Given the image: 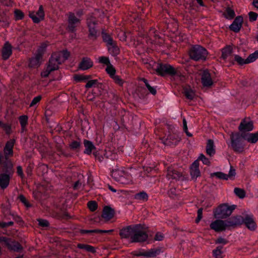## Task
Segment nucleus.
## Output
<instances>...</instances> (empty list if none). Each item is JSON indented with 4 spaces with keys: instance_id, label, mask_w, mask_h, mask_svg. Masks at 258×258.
Listing matches in <instances>:
<instances>
[{
    "instance_id": "obj_22",
    "label": "nucleus",
    "mask_w": 258,
    "mask_h": 258,
    "mask_svg": "<svg viewBox=\"0 0 258 258\" xmlns=\"http://www.w3.org/2000/svg\"><path fill=\"white\" fill-rule=\"evenodd\" d=\"M241 27L242 15H240L236 18L232 23L229 26V29L234 32H238Z\"/></svg>"
},
{
    "instance_id": "obj_1",
    "label": "nucleus",
    "mask_w": 258,
    "mask_h": 258,
    "mask_svg": "<svg viewBox=\"0 0 258 258\" xmlns=\"http://www.w3.org/2000/svg\"><path fill=\"white\" fill-rule=\"evenodd\" d=\"M119 235L122 238L130 239L132 242H147L150 243L153 241L152 236L144 230V227L141 224L123 228L120 230Z\"/></svg>"
},
{
    "instance_id": "obj_49",
    "label": "nucleus",
    "mask_w": 258,
    "mask_h": 258,
    "mask_svg": "<svg viewBox=\"0 0 258 258\" xmlns=\"http://www.w3.org/2000/svg\"><path fill=\"white\" fill-rule=\"evenodd\" d=\"M87 205L88 208L92 212L95 211L98 208L97 203L95 201H91L88 202Z\"/></svg>"
},
{
    "instance_id": "obj_15",
    "label": "nucleus",
    "mask_w": 258,
    "mask_h": 258,
    "mask_svg": "<svg viewBox=\"0 0 258 258\" xmlns=\"http://www.w3.org/2000/svg\"><path fill=\"white\" fill-rule=\"evenodd\" d=\"M167 176L169 179H172L175 180L183 181L186 179V177L181 173L172 169L168 170Z\"/></svg>"
},
{
    "instance_id": "obj_6",
    "label": "nucleus",
    "mask_w": 258,
    "mask_h": 258,
    "mask_svg": "<svg viewBox=\"0 0 258 258\" xmlns=\"http://www.w3.org/2000/svg\"><path fill=\"white\" fill-rule=\"evenodd\" d=\"M62 61L59 55L53 53L49 59L46 69L41 72V77L42 78L48 77L51 72L59 69V65L61 64Z\"/></svg>"
},
{
    "instance_id": "obj_3",
    "label": "nucleus",
    "mask_w": 258,
    "mask_h": 258,
    "mask_svg": "<svg viewBox=\"0 0 258 258\" xmlns=\"http://www.w3.org/2000/svg\"><path fill=\"white\" fill-rule=\"evenodd\" d=\"M156 72L158 75L161 76L169 75L175 78H179L180 81L183 82L185 80V76L177 71L173 66L168 63H159L157 64Z\"/></svg>"
},
{
    "instance_id": "obj_12",
    "label": "nucleus",
    "mask_w": 258,
    "mask_h": 258,
    "mask_svg": "<svg viewBox=\"0 0 258 258\" xmlns=\"http://www.w3.org/2000/svg\"><path fill=\"white\" fill-rule=\"evenodd\" d=\"M29 16L34 23L38 24L41 21L43 20L45 17V13L43 6L40 5L39 6V9L36 13L34 12H29Z\"/></svg>"
},
{
    "instance_id": "obj_36",
    "label": "nucleus",
    "mask_w": 258,
    "mask_h": 258,
    "mask_svg": "<svg viewBox=\"0 0 258 258\" xmlns=\"http://www.w3.org/2000/svg\"><path fill=\"white\" fill-rule=\"evenodd\" d=\"M140 81H142L144 83L145 86L148 89V91H149V92L151 94H152L153 95H155L156 94V93H157V90H156V87H152L150 85L148 81L144 78H140Z\"/></svg>"
},
{
    "instance_id": "obj_30",
    "label": "nucleus",
    "mask_w": 258,
    "mask_h": 258,
    "mask_svg": "<svg viewBox=\"0 0 258 258\" xmlns=\"http://www.w3.org/2000/svg\"><path fill=\"white\" fill-rule=\"evenodd\" d=\"M41 54H36L34 57H31L29 60V66L32 68L38 67L40 64V61L42 58Z\"/></svg>"
},
{
    "instance_id": "obj_34",
    "label": "nucleus",
    "mask_w": 258,
    "mask_h": 258,
    "mask_svg": "<svg viewBox=\"0 0 258 258\" xmlns=\"http://www.w3.org/2000/svg\"><path fill=\"white\" fill-rule=\"evenodd\" d=\"M258 58V50L250 54L246 59H243V64L255 61Z\"/></svg>"
},
{
    "instance_id": "obj_37",
    "label": "nucleus",
    "mask_w": 258,
    "mask_h": 258,
    "mask_svg": "<svg viewBox=\"0 0 258 258\" xmlns=\"http://www.w3.org/2000/svg\"><path fill=\"white\" fill-rule=\"evenodd\" d=\"M69 147L73 151L79 152L81 147V143L80 141L73 140L69 144Z\"/></svg>"
},
{
    "instance_id": "obj_52",
    "label": "nucleus",
    "mask_w": 258,
    "mask_h": 258,
    "mask_svg": "<svg viewBox=\"0 0 258 258\" xmlns=\"http://www.w3.org/2000/svg\"><path fill=\"white\" fill-rule=\"evenodd\" d=\"M46 47L47 45L45 43H42L37 49L36 54H41V56L42 57L46 50Z\"/></svg>"
},
{
    "instance_id": "obj_24",
    "label": "nucleus",
    "mask_w": 258,
    "mask_h": 258,
    "mask_svg": "<svg viewBox=\"0 0 258 258\" xmlns=\"http://www.w3.org/2000/svg\"><path fill=\"white\" fill-rule=\"evenodd\" d=\"M114 215V210L109 206H105L103 210L101 217L106 221H109L113 217Z\"/></svg>"
},
{
    "instance_id": "obj_19",
    "label": "nucleus",
    "mask_w": 258,
    "mask_h": 258,
    "mask_svg": "<svg viewBox=\"0 0 258 258\" xmlns=\"http://www.w3.org/2000/svg\"><path fill=\"white\" fill-rule=\"evenodd\" d=\"M12 54V46L9 42H6L2 49V55L4 60H6Z\"/></svg>"
},
{
    "instance_id": "obj_39",
    "label": "nucleus",
    "mask_w": 258,
    "mask_h": 258,
    "mask_svg": "<svg viewBox=\"0 0 258 258\" xmlns=\"http://www.w3.org/2000/svg\"><path fill=\"white\" fill-rule=\"evenodd\" d=\"M224 15L226 19L231 20L235 17V14L234 10L228 7L224 13Z\"/></svg>"
},
{
    "instance_id": "obj_25",
    "label": "nucleus",
    "mask_w": 258,
    "mask_h": 258,
    "mask_svg": "<svg viewBox=\"0 0 258 258\" xmlns=\"http://www.w3.org/2000/svg\"><path fill=\"white\" fill-rule=\"evenodd\" d=\"M254 129L253 122L250 118H243V133L252 131Z\"/></svg>"
},
{
    "instance_id": "obj_60",
    "label": "nucleus",
    "mask_w": 258,
    "mask_h": 258,
    "mask_svg": "<svg viewBox=\"0 0 258 258\" xmlns=\"http://www.w3.org/2000/svg\"><path fill=\"white\" fill-rule=\"evenodd\" d=\"M79 232L81 235H84L85 234H92L94 233H96V229H92V230L80 229L79 230Z\"/></svg>"
},
{
    "instance_id": "obj_18",
    "label": "nucleus",
    "mask_w": 258,
    "mask_h": 258,
    "mask_svg": "<svg viewBox=\"0 0 258 258\" xmlns=\"http://www.w3.org/2000/svg\"><path fill=\"white\" fill-rule=\"evenodd\" d=\"M15 143L16 140L14 139H10L7 142L4 150L6 156H12L13 155V148Z\"/></svg>"
},
{
    "instance_id": "obj_55",
    "label": "nucleus",
    "mask_w": 258,
    "mask_h": 258,
    "mask_svg": "<svg viewBox=\"0 0 258 258\" xmlns=\"http://www.w3.org/2000/svg\"><path fill=\"white\" fill-rule=\"evenodd\" d=\"M198 159L199 161H201L205 165H209L210 164V161H209V159L203 154H200Z\"/></svg>"
},
{
    "instance_id": "obj_47",
    "label": "nucleus",
    "mask_w": 258,
    "mask_h": 258,
    "mask_svg": "<svg viewBox=\"0 0 258 258\" xmlns=\"http://www.w3.org/2000/svg\"><path fill=\"white\" fill-rule=\"evenodd\" d=\"M212 176H215L220 179L228 180V175L222 172H216L211 174Z\"/></svg>"
},
{
    "instance_id": "obj_5",
    "label": "nucleus",
    "mask_w": 258,
    "mask_h": 258,
    "mask_svg": "<svg viewBox=\"0 0 258 258\" xmlns=\"http://www.w3.org/2000/svg\"><path fill=\"white\" fill-rule=\"evenodd\" d=\"M236 207L235 205H229L228 203L221 204L214 210V216L216 219H226L231 215Z\"/></svg>"
},
{
    "instance_id": "obj_21",
    "label": "nucleus",
    "mask_w": 258,
    "mask_h": 258,
    "mask_svg": "<svg viewBox=\"0 0 258 258\" xmlns=\"http://www.w3.org/2000/svg\"><path fill=\"white\" fill-rule=\"evenodd\" d=\"M227 227H234L242 224V217L241 216H232L226 220Z\"/></svg>"
},
{
    "instance_id": "obj_44",
    "label": "nucleus",
    "mask_w": 258,
    "mask_h": 258,
    "mask_svg": "<svg viewBox=\"0 0 258 258\" xmlns=\"http://www.w3.org/2000/svg\"><path fill=\"white\" fill-rule=\"evenodd\" d=\"M91 78L90 75H76L74 77V80L77 82L86 81Z\"/></svg>"
},
{
    "instance_id": "obj_54",
    "label": "nucleus",
    "mask_w": 258,
    "mask_h": 258,
    "mask_svg": "<svg viewBox=\"0 0 258 258\" xmlns=\"http://www.w3.org/2000/svg\"><path fill=\"white\" fill-rule=\"evenodd\" d=\"M0 22L4 23L8 26L10 24L8 22V17L4 12H0Z\"/></svg>"
},
{
    "instance_id": "obj_16",
    "label": "nucleus",
    "mask_w": 258,
    "mask_h": 258,
    "mask_svg": "<svg viewBox=\"0 0 258 258\" xmlns=\"http://www.w3.org/2000/svg\"><path fill=\"white\" fill-rule=\"evenodd\" d=\"M93 66V62L90 58L83 57L80 62L78 69L82 71H85L92 68Z\"/></svg>"
},
{
    "instance_id": "obj_64",
    "label": "nucleus",
    "mask_w": 258,
    "mask_h": 258,
    "mask_svg": "<svg viewBox=\"0 0 258 258\" xmlns=\"http://www.w3.org/2000/svg\"><path fill=\"white\" fill-rule=\"evenodd\" d=\"M154 249V252L155 255V257L158 255H159L160 253L163 252L164 251V248L163 247H157L155 248H153Z\"/></svg>"
},
{
    "instance_id": "obj_62",
    "label": "nucleus",
    "mask_w": 258,
    "mask_h": 258,
    "mask_svg": "<svg viewBox=\"0 0 258 258\" xmlns=\"http://www.w3.org/2000/svg\"><path fill=\"white\" fill-rule=\"evenodd\" d=\"M164 237V235L163 233L158 232L156 233L155 237H154V240L155 241H162L163 240Z\"/></svg>"
},
{
    "instance_id": "obj_38",
    "label": "nucleus",
    "mask_w": 258,
    "mask_h": 258,
    "mask_svg": "<svg viewBox=\"0 0 258 258\" xmlns=\"http://www.w3.org/2000/svg\"><path fill=\"white\" fill-rule=\"evenodd\" d=\"M101 83H99L98 80H88V82L85 85V88L86 89H89L93 87H96L97 88H100L101 86Z\"/></svg>"
},
{
    "instance_id": "obj_32",
    "label": "nucleus",
    "mask_w": 258,
    "mask_h": 258,
    "mask_svg": "<svg viewBox=\"0 0 258 258\" xmlns=\"http://www.w3.org/2000/svg\"><path fill=\"white\" fill-rule=\"evenodd\" d=\"M7 247L10 250L16 252H19L23 249V247L20 243L15 240H12V239Z\"/></svg>"
},
{
    "instance_id": "obj_50",
    "label": "nucleus",
    "mask_w": 258,
    "mask_h": 258,
    "mask_svg": "<svg viewBox=\"0 0 258 258\" xmlns=\"http://www.w3.org/2000/svg\"><path fill=\"white\" fill-rule=\"evenodd\" d=\"M42 97L41 95H38L35 97L32 100L30 104V107H36L39 102L42 99Z\"/></svg>"
},
{
    "instance_id": "obj_40",
    "label": "nucleus",
    "mask_w": 258,
    "mask_h": 258,
    "mask_svg": "<svg viewBox=\"0 0 258 258\" xmlns=\"http://www.w3.org/2000/svg\"><path fill=\"white\" fill-rule=\"evenodd\" d=\"M229 62L234 64L236 62L242 66V57L238 55L234 54L229 58Z\"/></svg>"
},
{
    "instance_id": "obj_14",
    "label": "nucleus",
    "mask_w": 258,
    "mask_h": 258,
    "mask_svg": "<svg viewBox=\"0 0 258 258\" xmlns=\"http://www.w3.org/2000/svg\"><path fill=\"white\" fill-rule=\"evenodd\" d=\"M243 225L250 231H254L257 227L252 215H243Z\"/></svg>"
},
{
    "instance_id": "obj_7",
    "label": "nucleus",
    "mask_w": 258,
    "mask_h": 258,
    "mask_svg": "<svg viewBox=\"0 0 258 258\" xmlns=\"http://www.w3.org/2000/svg\"><path fill=\"white\" fill-rule=\"evenodd\" d=\"M239 132L232 133L230 135L231 147L236 152H242V120L238 126Z\"/></svg>"
},
{
    "instance_id": "obj_59",
    "label": "nucleus",
    "mask_w": 258,
    "mask_h": 258,
    "mask_svg": "<svg viewBox=\"0 0 258 258\" xmlns=\"http://www.w3.org/2000/svg\"><path fill=\"white\" fill-rule=\"evenodd\" d=\"M249 19L251 22H253L255 21L258 17V15L257 13L253 12H250L248 13Z\"/></svg>"
},
{
    "instance_id": "obj_58",
    "label": "nucleus",
    "mask_w": 258,
    "mask_h": 258,
    "mask_svg": "<svg viewBox=\"0 0 258 258\" xmlns=\"http://www.w3.org/2000/svg\"><path fill=\"white\" fill-rule=\"evenodd\" d=\"M133 254L136 256H144L146 257V250L141 249L139 250L133 251Z\"/></svg>"
},
{
    "instance_id": "obj_29",
    "label": "nucleus",
    "mask_w": 258,
    "mask_h": 258,
    "mask_svg": "<svg viewBox=\"0 0 258 258\" xmlns=\"http://www.w3.org/2000/svg\"><path fill=\"white\" fill-rule=\"evenodd\" d=\"M134 199L141 203L147 202L149 199L148 194L145 191H140L134 195Z\"/></svg>"
},
{
    "instance_id": "obj_2",
    "label": "nucleus",
    "mask_w": 258,
    "mask_h": 258,
    "mask_svg": "<svg viewBox=\"0 0 258 258\" xmlns=\"http://www.w3.org/2000/svg\"><path fill=\"white\" fill-rule=\"evenodd\" d=\"M0 187L4 190L10 184V180L15 172L14 165L11 160L4 161L1 166Z\"/></svg>"
},
{
    "instance_id": "obj_27",
    "label": "nucleus",
    "mask_w": 258,
    "mask_h": 258,
    "mask_svg": "<svg viewBox=\"0 0 258 258\" xmlns=\"http://www.w3.org/2000/svg\"><path fill=\"white\" fill-rule=\"evenodd\" d=\"M183 93L187 99L192 100L195 97V91L189 86H185L183 88Z\"/></svg>"
},
{
    "instance_id": "obj_56",
    "label": "nucleus",
    "mask_w": 258,
    "mask_h": 258,
    "mask_svg": "<svg viewBox=\"0 0 258 258\" xmlns=\"http://www.w3.org/2000/svg\"><path fill=\"white\" fill-rule=\"evenodd\" d=\"M39 226L42 228H47L49 226V223L46 220L43 219H38L37 220Z\"/></svg>"
},
{
    "instance_id": "obj_43",
    "label": "nucleus",
    "mask_w": 258,
    "mask_h": 258,
    "mask_svg": "<svg viewBox=\"0 0 258 258\" xmlns=\"http://www.w3.org/2000/svg\"><path fill=\"white\" fill-rule=\"evenodd\" d=\"M105 71L110 78L115 75L116 72L115 68L112 64H110V65L106 67Z\"/></svg>"
},
{
    "instance_id": "obj_61",
    "label": "nucleus",
    "mask_w": 258,
    "mask_h": 258,
    "mask_svg": "<svg viewBox=\"0 0 258 258\" xmlns=\"http://www.w3.org/2000/svg\"><path fill=\"white\" fill-rule=\"evenodd\" d=\"M11 239L5 236H0V242L4 243V244L8 247Z\"/></svg>"
},
{
    "instance_id": "obj_4",
    "label": "nucleus",
    "mask_w": 258,
    "mask_h": 258,
    "mask_svg": "<svg viewBox=\"0 0 258 258\" xmlns=\"http://www.w3.org/2000/svg\"><path fill=\"white\" fill-rule=\"evenodd\" d=\"M189 58L196 61H205L209 54L208 50L200 45H192L189 50Z\"/></svg>"
},
{
    "instance_id": "obj_26",
    "label": "nucleus",
    "mask_w": 258,
    "mask_h": 258,
    "mask_svg": "<svg viewBox=\"0 0 258 258\" xmlns=\"http://www.w3.org/2000/svg\"><path fill=\"white\" fill-rule=\"evenodd\" d=\"M106 47L108 52L113 57L117 56L120 53V49L116 41Z\"/></svg>"
},
{
    "instance_id": "obj_23",
    "label": "nucleus",
    "mask_w": 258,
    "mask_h": 258,
    "mask_svg": "<svg viewBox=\"0 0 258 258\" xmlns=\"http://www.w3.org/2000/svg\"><path fill=\"white\" fill-rule=\"evenodd\" d=\"M232 49L230 46H226L221 50V55L220 58L223 60L229 61V58L231 57Z\"/></svg>"
},
{
    "instance_id": "obj_17",
    "label": "nucleus",
    "mask_w": 258,
    "mask_h": 258,
    "mask_svg": "<svg viewBox=\"0 0 258 258\" xmlns=\"http://www.w3.org/2000/svg\"><path fill=\"white\" fill-rule=\"evenodd\" d=\"M83 144L85 147L83 153L85 154L90 155L93 152L96 150V147L91 141L84 139L83 140Z\"/></svg>"
},
{
    "instance_id": "obj_41",
    "label": "nucleus",
    "mask_w": 258,
    "mask_h": 258,
    "mask_svg": "<svg viewBox=\"0 0 258 258\" xmlns=\"http://www.w3.org/2000/svg\"><path fill=\"white\" fill-rule=\"evenodd\" d=\"M111 79L113 80V82L115 84L120 87H122L125 82L124 80H123L120 76L116 74L112 77Z\"/></svg>"
},
{
    "instance_id": "obj_46",
    "label": "nucleus",
    "mask_w": 258,
    "mask_h": 258,
    "mask_svg": "<svg viewBox=\"0 0 258 258\" xmlns=\"http://www.w3.org/2000/svg\"><path fill=\"white\" fill-rule=\"evenodd\" d=\"M14 17L16 21L21 20L24 18V14L21 10L16 9L14 11Z\"/></svg>"
},
{
    "instance_id": "obj_35",
    "label": "nucleus",
    "mask_w": 258,
    "mask_h": 258,
    "mask_svg": "<svg viewBox=\"0 0 258 258\" xmlns=\"http://www.w3.org/2000/svg\"><path fill=\"white\" fill-rule=\"evenodd\" d=\"M18 119L19 120L22 132H24L26 131V126L28 124V117L26 115H22L19 117Z\"/></svg>"
},
{
    "instance_id": "obj_45",
    "label": "nucleus",
    "mask_w": 258,
    "mask_h": 258,
    "mask_svg": "<svg viewBox=\"0 0 258 258\" xmlns=\"http://www.w3.org/2000/svg\"><path fill=\"white\" fill-rule=\"evenodd\" d=\"M1 127L5 131L6 134L8 136H10L12 133V125L10 124L4 123L2 122Z\"/></svg>"
},
{
    "instance_id": "obj_20",
    "label": "nucleus",
    "mask_w": 258,
    "mask_h": 258,
    "mask_svg": "<svg viewBox=\"0 0 258 258\" xmlns=\"http://www.w3.org/2000/svg\"><path fill=\"white\" fill-rule=\"evenodd\" d=\"M243 140L250 144H255L258 141V131L254 133H243Z\"/></svg>"
},
{
    "instance_id": "obj_13",
    "label": "nucleus",
    "mask_w": 258,
    "mask_h": 258,
    "mask_svg": "<svg viewBox=\"0 0 258 258\" xmlns=\"http://www.w3.org/2000/svg\"><path fill=\"white\" fill-rule=\"evenodd\" d=\"M221 219H217L212 222L210 225V228L217 232L225 231L227 228L226 221Z\"/></svg>"
},
{
    "instance_id": "obj_63",
    "label": "nucleus",
    "mask_w": 258,
    "mask_h": 258,
    "mask_svg": "<svg viewBox=\"0 0 258 258\" xmlns=\"http://www.w3.org/2000/svg\"><path fill=\"white\" fill-rule=\"evenodd\" d=\"M14 225L13 221H10L8 222H0V227L5 228L10 226H12Z\"/></svg>"
},
{
    "instance_id": "obj_10",
    "label": "nucleus",
    "mask_w": 258,
    "mask_h": 258,
    "mask_svg": "<svg viewBox=\"0 0 258 258\" xmlns=\"http://www.w3.org/2000/svg\"><path fill=\"white\" fill-rule=\"evenodd\" d=\"M81 23V19L78 18L74 13L69 12L68 14V26L67 30L68 32L75 34L77 28Z\"/></svg>"
},
{
    "instance_id": "obj_8",
    "label": "nucleus",
    "mask_w": 258,
    "mask_h": 258,
    "mask_svg": "<svg viewBox=\"0 0 258 258\" xmlns=\"http://www.w3.org/2000/svg\"><path fill=\"white\" fill-rule=\"evenodd\" d=\"M87 25L88 29V37L89 39L95 41L100 35V31L98 28V22L93 17L88 19Z\"/></svg>"
},
{
    "instance_id": "obj_9",
    "label": "nucleus",
    "mask_w": 258,
    "mask_h": 258,
    "mask_svg": "<svg viewBox=\"0 0 258 258\" xmlns=\"http://www.w3.org/2000/svg\"><path fill=\"white\" fill-rule=\"evenodd\" d=\"M168 133L164 144L168 146H175L180 141L177 129L173 125H168Z\"/></svg>"
},
{
    "instance_id": "obj_53",
    "label": "nucleus",
    "mask_w": 258,
    "mask_h": 258,
    "mask_svg": "<svg viewBox=\"0 0 258 258\" xmlns=\"http://www.w3.org/2000/svg\"><path fill=\"white\" fill-rule=\"evenodd\" d=\"M99 62L100 63L106 65L107 67L111 64L109 57L104 56H102L99 57Z\"/></svg>"
},
{
    "instance_id": "obj_51",
    "label": "nucleus",
    "mask_w": 258,
    "mask_h": 258,
    "mask_svg": "<svg viewBox=\"0 0 258 258\" xmlns=\"http://www.w3.org/2000/svg\"><path fill=\"white\" fill-rule=\"evenodd\" d=\"M19 200L22 202L25 207L28 208L32 207V205L27 200L25 196L23 195H20L18 197Z\"/></svg>"
},
{
    "instance_id": "obj_31",
    "label": "nucleus",
    "mask_w": 258,
    "mask_h": 258,
    "mask_svg": "<svg viewBox=\"0 0 258 258\" xmlns=\"http://www.w3.org/2000/svg\"><path fill=\"white\" fill-rule=\"evenodd\" d=\"M206 152L208 155L213 156L215 154V149L213 140L209 139L206 146Z\"/></svg>"
},
{
    "instance_id": "obj_57",
    "label": "nucleus",
    "mask_w": 258,
    "mask_h": 258,
    "mask_svg": "<svg viewBox=\"0 0 258 258\" xmlns=\"http://www.w3.org/2000/svg\"><path fill=\"white\" fill-rule=\"evenodd\" d=\"M117 180L121 183L128 184L131 181V179L129 176H127V177H125V176L121 175L119 177Z\"/></svg>"
},
{
    "instance_id": "obj_42",
    "label": "nucleus",
    "mask_w": 258,
    "mask_h": 258,
    "mask_svg": "<svg viewBox=\"0 0 258 258\" xmlns=\"http://www.w3.org/2000/svg\"><path fill=\"white\" fill-rule=\"evenodd\" d=\"M190 174L191 176V179L196 181L198 177L201 176V172L199 169H189Z\"/></svg>"
},
{
    "instance_id": "obj_48",
    "label": "nucleus",
    "mask_w": 258,
    "mask_h": 258,
    "mask_svg": "<svg viewBox=\"0 0 258 258\" xmlns=\"http://www.w3.org/2000/svg\"><path fill=\"white\" fill-rule=\"evenodd\" d=\"M222 248L223 247L222 246H217L216 249L213 250V255L216 258H221L222 253Z\"/></svg>"
},
{
    "instance_id": "obj_33",
    "label": "nucleus",
    "mask_w": 258,
    "mask_h": 258,
    "mask_svg": "<svg viewBox=\"0 0 258 258\" xmlns=\"http://www.w3.org/2000/svg\"><path fill=\"white\" fill-rule=\"evenodd\" d=\"M77 247L81 249H83L87 252L92 253H95L96 252V248L89 244L79 243L77 245Z\"/></svg>"
},
{
    "instance_id": "obj_11",
    "label": "nucleus",
    "mask_w": 258,
    "mask_h": 258,
    "mask_svg": "<svg viewBox=\"0 0 258 258\" xmlns=\"http://www.w3.org/2000/svg\"><path fill=\"white\" fill-rule=\"evenodd\" d=\"M215 73L209 70H204L201 74V83L204 87H211L215 82Z\"/></svg>"
},
{
    "instance_id": "obj_28",
    "label": "nucleus",
    "mask_w": 258,
    "mask_h": 258,
    "mask_svg": "<svg viewBox=\"0 0 258 258\" xmlns=\"http://www.w3.org/2000/svg\"><path fill=\"white\" fill-rule=\"evenodd\" d=\"M101 36L103 42L106 44V46L111 45L112 43L115 42L110 34L106 33L104 30H102L101 32Z\"/></svg>"
}]
</instances>
